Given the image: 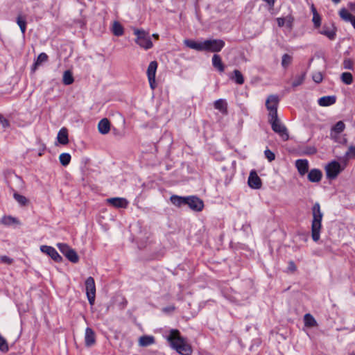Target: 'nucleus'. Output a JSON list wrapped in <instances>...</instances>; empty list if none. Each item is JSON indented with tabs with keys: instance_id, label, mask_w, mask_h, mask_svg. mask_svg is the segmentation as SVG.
I'll list each match as a JSON object with an SVG mask.
<instances>
[{
	"instance_id": "f257e3e1",
	"label": "nucleus",
	"mask_w": 355,
	"mask_h": 355,
	"mask_svg": "<svg viewBox=\"0 0 355 355\" xmlns=\"http://www.w3.org/2000/svg\"><path fill=\"white\" fill-rule=\"evenodd\" d=\"M168 340L171 345L179 354L182 355H190L192 352L191 347L186 340L180 336V331L177 329H172Z\"/></svg>"
},
{
	"instance_id": "f03ea898",
	"label": "nucleus",
	"mask_w": 355,
	"mask_h": 355,
	"mask_svg": "<svg viewBox=\"0 0 355 355\" xmlns=\"http://www.w3.org/2000/svg\"><path fill=\"white\" fill-rule=\"evenodd\" d=\"M313 219L311 223V237L314 241L320 239V233L322 228V219L323 214L318 202H315L312 207Z\"/></svg>"
},
{
	"instance_id": "7ed1b4c3",
	"label": "nucleus",
	"mask_w": 355,
	"mask_h": 355,
	"mask_svg": "<svg viewBox=\"0 0 355 355\" xmlns=\"http://www.w3.org/2000/svg\"><path fill=\"white\" fill-rule=\"evenodd\" d=\"M268 121L271 125L272 130L277 133L284 141H287L289 138L287 128L284 125L278 116L268 119Z\"/></svg>"
},
{
	"instance_id": "20e7f679",
	"label": "nucleus",
	"mask_w": 355,
	"mask_h": 355,
	"mask_svg": "<svg viewBox=\"0 0 355 355\" xmlns=\"http://www.w3.org/2000/svg\"><path fill=\"white\" fill-rule=\"evenodd\" d=\"M135 35H137L135 42L141 47L145 49H149L153 47V42L148 33L142 29H135Z\"/></svg>"
},
{
	"instance_id": "39448f33",
	"label": "nucleus",
	"mask_w": 355,
	"mask_h": 355,
	"mask_svg": "<svg viewBox=\"0 0 355 355\" xmlns=\"http://www.w3.org/2000/svg\"><path fill=\"white\" fill-rule=\"evenodd\" d=\"M225 42L220 39L206 40L202 42L203 51L218 53L225 46Z\"/></svg>"
},
{
	"instance_id": "423d86ee",
	"label": "nucleus",
	"mask_w": 355,
	"mask_h": 355,
	"mask_svg": "<svg viewBox=\"0 0 355 355\" xmlns=\"http://www.w3.org/2000/svg\"><path fill=\"white\" fill-rule=\"evenodd\" d=\"M279 103V98L277 95L271 94L268 96L266 101V107L268 112V119L278 116L277 107Z\"/></svg>"
},
{
	"instance_id": "0eeeda50",
	"label": "nucleus",
	"mask_w": 355,
	"mask_h": 355,
	"mask_svg": "<svg viewBox=\"0 0 355 355\" xmlns=\"http://www.w3.org/2000/svg\"><path fill=\"white\" fill-rule=\"evenodd\" d=\"M344 169L340 163L336 161H332L325 166L327 178L334 180L337 178L338 174Z\"/></svg>"
},
{
	"instance_id": "6e6552de",
	"label": "nucleus",
	"mask_w": 355,
	"mask_h": 355,
	"mask_svg": "<svg viewBox=\"0 0 355 355\" xmlns=\"http://www.w3.org/2000/svg\"><path fill=\"white\" fill-rule=\"evenodd\" d=\"M86 295L91 306L94 304L96 297V286L94 279L89 277L85 281Z\"/></svg>"
},
{
	"instance_id": "1a4fd4ad",
	"label": "nucleus",
	"mask_w": 355,
	"mask_h": 355,
	"mask_svg": "<svg viewBox=\"0 0 355 355\" xmlns=\"http://www.w3.org/2000/svg\"><path fill=\"white\" fill-rule=\"evenodd\" d=\"M157 69V62L156 61H152L150 62L147 69V76L150 87L152 89H154L157 85L155 82V74Z\"/></svg>"
},
{
	"instance_id": "9d476101",
	"label": "nucleus",
	"mask_w": 355,
	"mask_h": 355,
	"mask_svg": "<svg viewBox=\"0 0 355 355\" xmlns=\"http://www.w3.org/2000/svg\"><path fill=\"white\" fill-rule=\"evenodd\" d=\"M186 205L196 211H201L204 207L202 200L196 196L187 197Z\"/></svg>"
},
{
	"instance_id": "9b49d317",
	"label": "nucleus",
	"mask_w": 355,
	"mask_h": 355,
	"mask_svg": "<svg viewBox=\"0 0 355 355\" xmlns=\"http://www.w3.org/2000/svg\"><path fill=\"white\" fill-rule=\"evenodd\" d=\"M248 186L253 189H259L262 186L261 178L255 171H252L248 180Z\"/></svg>"
},
{
	"instance_id": "f8f14e48",
	"label": "nucleus",
	"mask_w": 355,
	"mask_h": 355,
	"mask_svg": "<svg viewBox=\"0 0 355 355\" xmlns=\"http://www.w3.org/2000/svg\"><path fill=\"white\" fill-rule=\"evenodd\" d=\"M40 250L42 252L48 254L55 261H60L62 259V257L58 253L55 249L51 246L41 245Z\"/></svg>"
},
{
	"instance_id": "ddd939ff",
	"label": "nucleus",
	"mask_w": 355,
	"mask_h": 355,
	"mask_svg": "<svg viewBox=\"0 0 355 355\" xmlns=\"http://www.w3.org/2000/svg\"><path fill=\"white\" fill-rule=\"evenodd\" d=\"M106 202L115 208H126L128 205V201L123 198H110Z\"/></svg>"
},
{
	"instance_id": "4468645a",
	"label": "nucleus",
	"mask_w": 355,
	"mask_h": 355,
	"mask_svg": "<svg viewBox=\"0 0 355 355\" xmlns=\"http://www.w3.org/2000/svg\"><path fill=\"white\" fill-rule=\"evenodd\" d=\"M294 20V17L291 15H289L285 17H278L277 22L279 27L286 26L288 30L291 31L293 29Z\"/></svg>"
},
{
	"instance_id": "2eb2a0df",
	"label": "nucleus",
	"mask_w": 355,
	"mask_h": 355,
	"mask_svg": "<svg viewBox=\"0 0 355 355\" xmlns=\"http://www.w3.org/2000/svg\"><path fill=\"white\" fill-rule=\"evenodd\" d=\"M85 342L87 347H91L96 343V336L94 331L89 327L85 329Z\"/></svg>"
},
{
	"instance_id": "dca6fc26",
	"label": "nucleus",
	"mask_w": 355,
	"mask_h": 355,
	"mask_svg": "<svg viewBox=\"0 0 355 355\" xmlns=\"http://www.w3.org/2000/svg\"><path fill=\"white\" fill-rule=\"evenodd\" d=\"M295 166L301 175H304L308 172L309 162L306 159H297Z\"/></svg>"
},
{
	"instance_id": "f3484780",
	"label": "nucleus",
	"mask_w": 355,
	"mask_h": 355,
	"mask_svg": "<svg viewBox=\"0 0 355 355\" xmlns=\"http://www.w3.org/2000/svg\"><path fill=\"white\" fill-rule=\"evenodd\" d=\"M98 129L103 135L107 134L110 130V123L106 118L101 119L98 124Z\"/></svg>"
},
{
	"instance_id": "a211bd4d",
	"label": "nucleus",
	"mask_w": 355,
	"mask_h": 355,
	"mask_svg": "<svg viewBox=\"0 0 355 355\" xmlns=\"http://www.w3.org/2000/svg\"><path fill=\"white\" fill-rule=\"evenodd\" d=\"M57 139L62 145H67L69 143L68 130L66 128H62L59 130Z\"/></svg>"
},
{
	"instance_id": "6ab92c4d",
	"label": "nucleus",
	"mask_w": 355,
	"mask_h": 355,
	"mask_svg": "<svg viewBox=\"0 0 355 355\" xmlns=\"http://www.w3.org/2000/svg\"><path fill=\"white\" fill-rule=\"evenodd\" d=\"M211 61L213 67L215 69H216L219 72L222 73L225 71V66L219 55L214 54L212 57Z\"/></svg>"
},
{
	"instance_id": "aec40b11",
	"label": "nucleus",
	"mask_w": 355,
	"mask_h": 355,
	"mask_svg": "<svg viewBox=\"0 0 355 355\" xmlns=\"http://www.w3.org/2000/svg\"><path fill=\"white\" fill-rule=\"evenodd\" d=\"M322 173L319 169H312L308 174V179L311 182H318L321 180Z\"/></svg>"
},
{
	"instance_id": "412c9836",
	"label": "nucleus",
	"mask_w": 355,
	"mask_h": 355,
	"mask_svg": "<svg viewBox=\"0 0 355 355\" xmlns=\"http://www.w3.org/2000/svg\"><path fill=\"white\" fill-rule=\"evenodd\" d=\"M339 15L343 20L345 21H349L351 22L352 25H353L355 17L352 15L347 9H340L339 11Z\"/></svg>"
},
{
	"instance_id": "4be33fe9",
	"label": "nucleus",
	"mask_w": 355,
	"mask_h": 355,
	"mask_svg": "<svg viewBox=\"0 0 355 355\" xmlns=\"http://www.w3.org/2000/svg\"><path fill=\"white\" fill-rule=\"evenodd\" d=\"M215 109L219 110L222 114H227V105L225 100L218 99L214 102Z\"/></svg>"
},
{
	"instance_id": "5701e85b",
	"label": "nucleus",
	"mask_w": 355,
	"mask_h": 355,
	"mask_svg": "<svg viewBox=\"0 0 355 355\" xmlns=\"http://www.w3.org/2000/svg\"><path fill=\"white\" fill-rule=\"evenodd\" d=\"M184 44L189 48L195 49L198 51H202V42H196L191 40H184Z\"/></svg>"
},
{
	"instance_id": "b1692460",
	"label": "nucleus",
	"mask_w": 355,
	"mask_h": 355,
	"mask_svg": "<svg viewBox=\"0 0 355 355\" xmlns=\"http://www.w3.org/2000/svg\"><path fill=\"white\" fill-rule=\"evenodd\" d=\"M336 29L334 26L327 27L324 26L322 30L320 31L322 35L327 36L329 40H334L336 36Z\"/></svg>"
},
{
	"instance_id": "393cba45",
	"label": "nucleus",
	"mask_w": 355,
	"mask_h": 355,
	"mask_svg": "<svg viewBox=\"0 0 355 355\" xmlns=\"http://www.w3.org/2000/svg\"><path fill=\"white\" fill-rule=\"evenodd\" d=\"M335 102L336 98L333 96H323L318 100L320 106H329L334 104Z\"/></svg>"
},
{
	"instance_id": "a878e982",
	"label": "nucleus",
	"mask_w": 355,
	"mask_h": 355,
	"mask_svg": "<svg viewBox=\"0 0 355 355\" xmlns=\"http://www.w3.org/2000/svg\"><path fill=\"white\" fill-rule=\"evenodd\" d=\"M155 343V338L152 336H143L139 339V345L141 347L149 346Z\"/></svg>"
},
{
	"instance_id": "bb28decb",
	"label": "nucleus",
	"mask_w": 355,
	"mask_h": 355,
	"mask_svg": "<svg viewBox=\"0 0 355 355\" xmlns=\"http://www.w3.org/2000/svg\"><path fill=\"white\" fill-rule=\"evenodd\" d=\"M13 198L21 206H27L30 202L29 200L26 197L18 193L17 192L13 193Z\"/></svg>"
},
{
	"instance_id": "cd10ccee",
	"label": "nucleus",
	"mask_w": 355,
	"mask_h": 355,
	"mask_svg": "<svg viewBox=\"0 0 355 355\" xmlns=\"http://www.w3.org/2000/svg\"><path fill=\"white\" fill-rule=\"evenodd\" d=\"M1 223L4 225H11L12 224L19 225L20 222L19 220L11 216H4L1 219Z\"/></svg>"
},
{
	"instance_id": "c85d7f7f",
	"label": "nucleus",
	"mask_w": 355,
	"mask_h": 355,
	"mask_svg": "<svg viewBox=\"0 0 355 355\" xmlns=\"http://www.w3.org/2000/svg\"><path fill=\"white\" fill-rule=\"evenodd\" d=\"M171 202L176 207H180L182 205H186L187 197H180L178 196L173 195L170 198Z\"/></svg>"
},
{
	"instance_id": "c756f323",
	"label": "nucleus",
	"mask_w": 355,
	"mask_h": 355,
	"mask_svg": "<svg viewBox=\"0 0 355 355\" xmlns=\"http://www.w3.org/2000/svg\"><path fill=\"white\" fill-rule=\"evenodd\" d=\"M47 60H48V55L45 53H41L38 55V57L33 65L32 70L33 71H35L38 66L41 65L44 62H46Z\"/></svg>"
},
{
	"instance_id": "7c9ffc66",
	"label": "nucleus",
	"mask_w": 355,
	"mask_h": 355,
	"mask_svg": "<svg viewBox=\"0 0 355 355\" xmlns=\"http://www.w3.org/2000/svg\"><path fill=\"white\" fill-rule=\"evenodd\" d=\"M345 128V125L343 121H338L334 126L332 127L331 131V137H334L333 133L336 132L337 134L341 133Z\"/></svg>"
},
{
	"instance_id": "2f4dec72",
	"label": "nucleus",
	"mask_w": 355,
	"mask_h": 355,
	"mask_svg": "<svg viewBox=\"0 0 355 355\" xmlns=\"http://www.w3.org/2000/svg\"><path fill=\"white\" fill-rule=\"evenodd\" d=\"M74 78L71 71H65L63 73L62 82L64 85H69L73 83Z\"/></svg>"
},
{
	"instance_id": "473e14b6",
	"label": "nucleus",
	"mask_w": 355,
	"mask_h": 355,
	"mask_svg": "<svg viewBox=\"0 0 355 355\" xmlns=\"http://www.w3.org/2000/svg\"><path fill=\"white\" fill-rule=\"evenodd\" d=\"M304 324L306 327H312L317 324L315 318L309 313H306L304 316Z\"/></svg>"
},
{
	"instance_id": "72a5a7b5",
	"label": "nucleus",
	"mask_w": 355,
	"mask_h": 355,
	"mask_svg": "<svg viewBox=\"0 0 355 355\" xmlns=\"http://www.w3.org/2000/svg\"><path fill=\"white\" fill-rule=\"evenodd\" d=\"M112 33L116 36H121L123 34V28L118 21H114L113 23Z\"/></svg>"
},
{
	"instance_id": "f704fd0d",
	"label": "nucleus",
	"mask_w": 355,
	"mask_h": 355,
	"mask_svg": "<svg viewBox=\"0 0 355 355\" xmlns=\"http://www.w3.org/2000/svg\"><path fill=\"white\" fill-rule=\"evenodd\" d=\"M340 78H341L342 82L346 85H350L353 82L352 74L349 72L343 73L341 74Z\"/></svg>"
},
{
	"instance_id": "c9c22d12",
	"label": "nucleus",
	"mask_w": 355,
	"mask_h": 355,
	"mask_svg": "<svg viewBox=\"0 0 355 355\" xmlns=\"http://www.w3.org/2000/svg\"><path fill=\"white\" fill-rule=\"evenodd\" d=\"M233 73L234 76L232 77V79L234 80V81L239 85L243 84L244 78L241 71L237 69H235L234 70Z\"/></svg>"
},
{
	"instance_id": "e433bc0d",
	"label": "nucleus",
	"mask_w": 355,
	"mask_h": 355,
	"mask_svg": "<svg viewBox=\"0 0 355 355\" xmlns=\"http://www.w3.org/2000/svg\"><path fill=\"white\" fill-rule=\"evenodd\" d=\"M59 160L62 166H67L71 161V155L69 153H62L59 156Z\"/></svg>"
},
{
	"instance_id": "4c0bfd02",
	"label": "nucleus",
	"mask_w": 355,
	"mask_h": 355,
	"mask_svg": "<svg viewBox=\"0 0 355 355\" xmlns=\"http://www.w3.org/2000/svg\"><path fill=\"white\" fill-rule=\"evenodd\" d=\"M293 58L288 54H284L282 59V66L284 68H287L292 62Z\"/></svg>"
},
{
	"instance_id": "58836bf2",
	"label": "nucleus",
	"mask_w": 355,
	"mask_h": 355,
	"mask_svg": "<svg viewBox=\"0 0 355 355\" xmlns=\"http://www.w3.org/2000/svg\"><path fill=\"white\" fill-rule=\"evenodd\" d=\"M17 23L19 26L21 33L24 34L26 29V20L21 15H19L17 18Z\"/></svg>"
},
{
	"instance_id": "ea45409f",
	"label": "nucleus",
	"mask_w": 355,
	"mask_h": 355,
	"mask_svg": "<svg viewBox=\"0 0 355 355\" xmlns=\"http://www.w3.org/2000/svg\"><path fill=\"white\" fill-rule=\"evenodd\" d=\"M57 247L65 257H67V255L70 252L71 250L72 249L67 244L65 243H58Z\"/></svg>"
},
{
	"instance_id": "a19ab883",
	"label": "nucleus",
	"mask_w": 355,
	"mask_h": 355,
	"mask_svg": "<svg viewBox=\"0 0 355 355\" xmlns=\"http://www.w3.org/2000/svg\"><path fill=\"white\" fill-rule=\"evenodd\" d=\"M72 263H77L79 260V257L76 252L71 249L70 252L66 257Z\"/></svg>"
},
{
	"instance_id": "79ce46f5",
	"label": "nucleus",
	"mask_w": 355,
	"mask_h": 355,
	"mask_svg": "<svg viewBox=\"0 0 355 355\" xmlns=\"http://www.w3.org/2000/svg\"><path fill=\"white\" fill-rule=\"evenodd\" d=\"M304 77H305L304 74H301V75L297 76L294 78V80H293V81L292 83V86L294 87H296L300 86V85H302V83L304 80Z\"/></svg>"
},
{
	"instance_id": "37998d69",
	"label": "nucleus",
	"mask_w": 355,
	"mask_h": 355,
	"mask_svg": "<svg viewBox=\"0 0 355 355\" xmlns=\"http://www.w3.org/2000/svg\"><path fill=\"white\" fill-rule=\"evenodd\" d=\"M345 156L349 159L355 158V146H350L346 152Z\"/></svg>"
},
{
	"instance_id": "c03bdc74",
	"label": "nucleus",
	"mask_w": 355,
	"mask_h": 355,
	"mask_svg": "<svg viewBox=\"0 0 355 355\" xmlns=\"http://www.w3.org/2000/svg\"><path fill=\"white\" fill-rule=\"evenodd\" d=\"M312 78L315 83H319L322 81L323 76L321 72L316 71L313 73Z\"/></svg>"
},
{
	"instance_id": "a18cd8bd",
	"label": "nucleus",
	"mask_w": 355,
	"mask_h": 355,
	"mask_svg": "<svg viewBox=\"0 0 355 355\" xmlns=\"http://www.w3.org/2000/svg\"><path fill=\"white\" fill-rule=\"evenodd\" d=\"M312 21L316 28L320 27L321 25V17L318 13H315V15L313 16Z\"/></svg>"
},
{
	"instance_id": "49530a36",
	"label": "nucleus",
	"mask_w": 355,
	"mask_h": 355,
	"mask_svg": "<svg viewBox=\"0 0 355 355\" xmlns=\"http://www.w3.org/2000/svg\"><path fill=\"white\" fill-rule=\"evenodd\" d=\"M353 61L350 59H345L343 63V67L345 69H353Z\"/></svg>"
},
{
	"instance_id": "de8ad7c7",
	"label": "nucleus",
	"mask_w": 355,
	"mask_h": 355,
	"mask_svg": "<svg viewBox=\"0 0 355 355\" xmlns=\"http://www.w3.org/2000/svg\"><path fill=\"white\" fill-rule=\"evenodd\" d=\"M264 154H265L266 157L268 159L269 162L273 161L275 158V154L269 149H266L264 152Z\"/></svg>"
},
{
	"instance_id": "09e8293b",
	"label": "nucleus",
	"mask_w": 355,
	"mask_h": 355,
	"mask_svg": "<svg viewBox=\"0 0 355 355\" xmlns=\"http://www.w3.org/2000/svg\"><path fill=\"white\" fill-rule=\"evenodd\" d=\"M0 123L3 128H8L10 125L9 121L0 114Z\"/></svg>"
},
{
	"instance_id": "8fccbe9b",
	"label": "nucleus",
	"mask_w": 355,
	"mask_h": 355,
	"mask_svg": "<svg viewBox=\"0 0 355 355\" xmlns=\"http://www.w3.org/2000/svg\"><path fill=\"white\" fill-rule=\"evenodd\" d=\"M0 260L1 262L7 264H11L12 263V259L7 256H1Z\"/></svg>"
},
{
	"instance_id": "3c124183",
	"label": "nucleus",
	"mask_w": 355,
	"mask_h": 355,
	"mask_svg": "<svg viewBox=\"0 0 355 355\" xmlns=\"http://www.w3.org/2000/svg\"><path fill=\"white\" fill-rule=\"evenodd\" d=\"M175 307L173 305H171L166 307L163 308L162 311L164 313H172L175 311Z\"/></svg>"
},
{
	"instance_id": "603ef678",
	"label": "nucleus",
	"mask_w": 355,
	"mask_h": 355,
	"mask_svg": "<svg viewBox=\"0 0 355 355\" xmlns=\"http://www.w3.org/2000/svg\"><path fill=\"white\" fill-rule=\"evenodd\" d=\"M296 266L295 265V263L293 262V261H291L289 263V266H288V269L292 271V272H294L296 270Z\"/></svg>"
},
{
	"instance_id": "864d4df0",
	"label": "nucleus",
	"mask_w": 355,
	"mask_h": 355,
	"mask_svg": "<svg viewBox=\"0 0 355 355\" xmlns=\"http://www.w3.org/2000/svg\"><path fill=\"white\" fill-rule=\"evenodd\" d=\"M263 1L266 2L271 7H273V6L275 4V0H263Z\"/></svg>"
},
{
	"instance_id": "5fc2aeb1",
	"label": "nucleus",
	"mask_w": 355,
	"mask_h": 355,
	"mask_svg": "<svg viewBox=\"0 0 355 355\" xmlns=\"http://www.w3.org/2000/svg\"><path fill=\"white\" fill-rule=\"evenodd\" d=\"M20 334H21V330H19V331L16 333V334L15 335V336H14V337H15V340H17V339L19 338Z\"/></svg>"
},
{
	"instance_id": "6e6d98bb",
	"label": "nucleus",
	"mask_w": 355,
	"mask_h": 355,
	"mask_svg": "<svg viewBox=\"0 0 355 355\" xmlns=\"http://www.w3.org/2000/svg\"><path fill=\"white\" fill-rule=\"evenodd\" d=\"M311 11L313 12V16H314L315 13H318L317 10L313 5L311 6Z\"/></svg>"
},
{
	"instance_id": "4d7b16f0",
	"label": "nucleus",
	"mask_w": 355,
	"mask_h": 355,
	"mask_svg": "<svg viewBox=\"0 0 355 355\" xmlns=\"http://www.w3.org/2000/svg\"><path fill=\"white\" fill-rule=\"evenodd\" d=\"M153 37L154 38H155V39H158V37H159V35H158V34H157V33H154V34H153Z\"/></svg>"
},
{
	"instance_id": "13d9d810",
	"label": "nucleus",
	"mask_w": 355,
	"mask_h": 355,
	"mask_svg": "<svg viewBox=\"0 0 355 355\" xmlns=\"http://www.w3.org/2000/svg\"><path fill=\"white\" fill-rule=\"evenodd\" d=\"M333 2H334L335 3H338L340 0H331Z\"/></svg>"
},
{
	"instance_id": "bf43d9fd",
	"label": "nucleus",
	"mask_w": 355,
	"mask_h": 355,
	"mask_svg": "<svg viewBox=\"0 0 355 355\" xmlns=\"http://www.w3.org/2000/svg\"><path fill=\"white\" fill-rule=\"evenodd\" d=\"M352 26H353V27H354V29H355V19H354V23H353V25H352Z\"/></svg>"
}]
</instances>
